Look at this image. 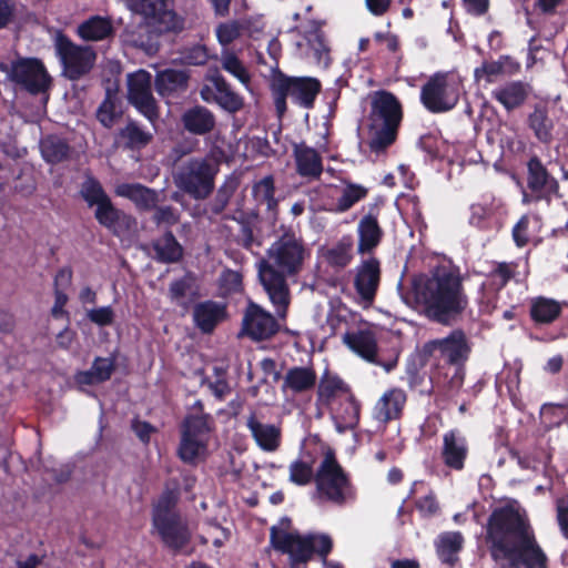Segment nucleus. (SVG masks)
Segmentation results:
<instances>
[{
	"mask_svg": "<svg viewBox=\"0 0 568 568\" xmlns=\"http://www.w3.org/2000/svg\"><path fill=\"white\" fill-rule=\"evenodd\" d=\"M485 542L499 568H546V555L528 518L506 505L495 508L486 524Z\"/></svg>",
	"mask_w": 568,
	"mask_h": 568,
	"instance_id": "f257e3e1",
	"label": "nucleus"
},
{
	"mask_svg": "<svg viewBox=\"0 0 568 568\" xmlns=\"http://www.w3.org/2000/svg\"><path fill=\"white\" fill-rule=\"evenodd\" d=\"M413 287L425 316L442 325L457 322L469 305L458 268L436 267L430 274L415 278Z\"/></svg>",
	"mask_w": 568,
	"mask_h": 568,
	"instance_id": "f03ea898",
	"label": "nucleus"
},
{
	"mask_svg": "<svg viewBox=\"0 0 568 568\" xmlns=\"http://www.w3.org/2000/svg\"><path fill=\"white\" fill-rule=\"evenodd\" d=\"M126 8L141 16L143 23L123 32L124 42L148 53L159 50V37L178 33L184 28V19L174 10L175 0H124Z\"/></svg>",
	"mask_w": 568,
	"mask_h": 568,
	"instance_id": "7ed1b4c3",
	"label": "nucleus"
},
{
	"mask_svg": "<svg viewBox=\"0 0 568 568\" xmlns=\"http://www.w3.org/2000/svg\"><path fill=\"white\" fill-rule=\"evenodd\" d=\"M403 119L402 102L393 92L383 89L373 92L367 115L371 151L382 153L392 146L398 138Z\"/></svg>",
	"mask_w": 568,
	"mask_h": 568,
	"instance_id": "20e7f679",
	"label": "nucleus"
},
{
	"mask_svg": "<svg viewBox=\"0 0 568 568\" xmlns=\"http://www.w3.org/2000/svg\"><path fill=\"white\" fill-rule=\"evenodd\" d=\"M276 115L282 119L287 113V100L294 105L311 110L322 91V83L314 77H294L277 70L270 82Z\"/></svg>",
	"mask_w": 568,
	"mask_h": 568,
	"instance_id": "39448f33",
	"label": "nucleus"
},
{
	"mask_svg": "<svg viewBox=\"0 0 568 568\" xmlns=\"http://www.w3.org/2000/svg\"><path fill=\"white\" fill-rule=\"evenodd\" d=\"M79 193L89 207H95L94 219L111 234L120 236L131 229L134 219L113 204L102 183L91 173L85 174Z\"/></svg>",
	"mask_w": 568,
	"mask_h": 568,
	"instance_id": "423d86ee",
	"label": "nucleus"
},
{
	"mask_svg": "<svg viewBox=\"0 0 568 568\" xmlns=\"http://www.w3.org/2000/svg\"><path fill=\"white\" fill-rule=\"evenodd\" d=\"M315 485L320 497L336 506H344L356 498L351 476L338 463L332 448L325 450L315 471Z\"/></svg>",
	"mask_w": 568,
	"mask_h": 568,
	"instance_id": "0eeeda50",
	"label": "nucleus"
},
{
	"mask_svg": "<svg viewBox=\"0 0 568 568\" xmlns=\"http://www.w3.org/2000/svg\"><path fill=\"white\" fill-rule=\"evenodd\" d=\"M217 170L206 159L192 158L183 162L174 174L176 187L191 199H207L215 186Z\"/></svg>",
	"mask_w": 568,
	"mask_h": 568,
	"instance_id": "6e6552de",
	"label": "nucleus"
},
{
	"mask_svg": "<svg viewBox=\"0 0 568 568\" xmlns=\"http://www.w3.org/2000/svg\"><path fill=\"white\" fill-rule=\"evenodd\" d=\"M460 84L447 72H436L423 84L420 102L434 114L452 111L459 101Z\"/></svg>",
	"mask_w": 568,
	"mask_h": 568,
	"instance_id": "1a4fd4ad",
	"label": "nucleus"
},
{
	"mask_svg": "<svg viewBox=\"0 0 568 568\" xmlns=\"http://www.w3.org/2000/svg\"><path fill=\"white\" fill-rule=\"evenodd\" d=\"M0 70L21 90L31 95L45 93L51 87V77L37 58H20L10 65L1 62Z\"/></svg>",
	"mask_w": 568,
	"mask_h": 568,
	"instance_id": "9d476101",
	"label": "nucleus"
},
{
	"mask_svg": "<svg viewBox=\"0 0 568 568\" xmlns=\"http://www.w3.org/2000/svg\"><path fill=\"white\" fill-rule=\"evenodd\" d=\"M55 51L62 75L70 81H78L89 74L97 60V53L91 47L78 45L63 33L57 36Z\"/></svg>",
	"mask_w": 568,
	"mask_h": 568,
	"instance_id": "9b49d317",
	"label": "nucleus"
},
{
	"mask_svg": "<svg viewBox=\"0 0 568 568\" xmlns=\"http://www.w3.org/2000/svg\"><path fill=\"white\" fill-rule=\"evenodd\" d=\"M281 231L278 239L267 250V255L286 274L296 275L303 267L307 248L302 236L292 227L282 226Z\"/></svg>",
	"mask_w": 568,
	"mask_h": 568,
	"instance_id": "f8f14e48",
	"label": "nucleus"
},
{
	"mask_svg": "<svg viewBox=\"0 0 568 568\" xmlns=\"http://www.w3.org/2000/svg\"><path fill=\"white\" fill-rule=\"evenodd\" d=\"M526 183L527 192L523 194L524 203L546 202L550 205L554 197H565L560 192L559 182L537 155H532L527 162Z\"/></svg>",
	"mask_w": 568,
	"mask_h": 568,
	"instance_id": "ddd939ff",
	"label": "nucleus"
},
{
	"mask_svg": "<svg viewBox=\"0 0 568 568\" xmlns=\"http://www.w3.org/2000/svg\"><path fill=\"white\" fill-rule=\"evenodd\" d=\"M423 349L450 366L466 364L471 353L466 333L460 328L453 329L446 337L428 341Z\"/></svg>",
	"mask_w": 568,
	"mask_h": 568,
	"instance_id": "4468645a",
	"label": "nucleus"
},
{
	"mask_svg": "<svg viewBox=\"0 0 568 568\" xmlns=\"http://www.w3.org/2000/svg\"><path fill=\"white\" fill-rule=\"evenodd\" d=\"M128 100L150 123L160 119V108L152 93L151 74L140 70L129 75Z\"/></svg>",
	"mask_w": 568,
	"mask_h": 568,
	"instance_id": "2eb2a0df",
	"label": "nucleus"
},
{
	"mask_svg": "<svg viewBox=\"0 0 568 568\" xmlns=\"http://www.w3.org/2000/svg\"><path fill=\"white\" fill-rule=\"evenodd\" d=\"M272 547L290 556V564H306L314 555V537L312 534L301 536L298 532H287L275 526L270 530Z\"/></svg>",
	"mask_w": 568,
	"mask_h": 568,
	"instance_id": "dca6fc26",
	"label": "nucleus"
},
{
	"mask_svg": "<svg viewBox=\"0 0 568 568\" xmlns=\"http://www.w3.org/2000/svg\"><path fill=\"white\" fill-rule=\"evenodd\" d=\"M382 281V263L374 255L363 258L354 270L353 287L361 304L371 306L375 302Z\"/></svg>",
	"mask_w": 568,
	"mask_h": 568,
	"instance_id": "f3484780",
	"label": "nucleus"
},
{
	"mask_svg": "<svg viewBox=\"0 0 568 568\" xmlns=\"http://www.w3.org/2000/svg\"><path fill=\"white\" fill-rule=\"evenodd\" d=\"M286 275L283 270L278 268L275 264H271L267 260H261L258 263L260 281L278 313H285L290 304V288Z\"/></svg>",
	"mask_w": 568,
	"mask_h": 568,
	"instance_id": "a211bd4d",
	"label": "nucleus"
},
{
	"mask_svg": "<svg viewBox=\"0 0 568 568\" xmlns=\"http://www.w3.org/2000/svg\"><path fill=\"white\" fill-rule=\"evenodd\" d=\"M530 274L528 258L525 261V268L519 270V261H490L488 271L485 273L486 282L483 287L498 294L510 282L521 284L527 281Z\"/></svg>",
	"mask_w": 568,
	"mask_h": 568,
	"instance_id": "6ab92c4d",
	"label": "nucleus"
},
{
	"mask_svg": "<svg viewBox=\"0 0 568 568\" xmlns=\"http://www.w3.org/2000/svg\"><path fill=\"white\" fill-rule=\"evenodd\" d=\"M280 329L276 318L258 304L250 301L242 320V333L260 342L273 337Z\"/></svg>",
	"mask_w": 568,
	"mask_h": 568,
	"instance_id": "aec40b11",
	"label": "nucleus"
},
{
	"mask_svg": "<svg viewBox=\"0 0 568 568\" xmlns=\"http://www.w3.org/2000/svg\"><path fill=\"white\" fill-rule=\"evenodd\" d=\"M152 526L164 547L174 554L180 552L191 540L189 527L180 515L152 517Z\"/></svg>",
	"mask_w": 568,
	"mask_h": 568,
	"instance_id": "412c9836",
	"label": "nucleus"
},
{
	"mask_svg": "<svg viewBox=\"0 0 568 568\" xmlns=\"http://www.w3.org/2000/svg\"><path fill=\"white\" fill-rule=\"evenodd\" d=\"M383 200H376L368 205V212L358 222L357 225V253L361 255H372L374 250L381 244L384 231L378 223V216Z\"/></svg>",
	"mask_w": 568,
	"mask_h": 568,
	"instance_id": "4be33fe9",
	"label": "nucleus"
},
{
	"mask_svg": "<svg viewBox=\"0 0 568 568\" xmlns=\"http://www.w3.org/2000/svg\"><path fill=\"white\" fill-rule=\"evenodd\" d=\"M469 211L468 223L476 229L487 231L501 224L505 206L500 199L487 193L481 195L478 202L473 203Z\"/></svg>",
	"mask_w": 568,
	"mask_h": 568,
	"instance_id": "5701e85b",
	"label": "nucleus"
},
{
	"mask_svg": "<svg viewBox=\"0 0 568 568\" xmlns=\"http://www.w3.org/2000/svg\"><path fill=\"white\" fill-rule=\"evenodd\" d=\"M205 81L214 89L212 101L222 110L235 114L244 108V98L231 88L217 67L207 69Z\"/></svg>",
	"mask_w": 568,
	"mask_h": 568,
	"instance_id": "b1692460",
	"label": "nucleus"
},
{
	"mask_svg": "<svg viewBox=\"0 0 568 568\" xmlns=\"http://www.w3.org/2000/svg\"><path fill=\"white\" fill-rule=\"evenodd\" d=\"M469 455V443L465 434L453 428L443 435L440 457L446 467L460 471L465 468Z\"/></svg>",
	"mask_w": 568,
	"mask_h": 568,
	"instance_id": "393cba45",
	"label": "nucleus"
},
{
	"mask_svg": "<svg viewBox=\"0 0 568 568\" xmlns=\"http://www.w3.org/2000/svg\"><path fill=\"white\" fill-rule=\"evenodd\" d=\"M343 343L355 354L367 361L368 363L384 366L387 372L392 371L396 363L383 364L377 357V339L371 329H357L346 332Z\"/></svg>",
	"mask_w": 568,
	"mask_h": 568,
	"instance_id": "a878e982",
	"label": "nucleus"
},
{
	"mask_svg": "<svg viewBox=\"0 0 568 568\" xmlns=\"http://www.w3.org/2000/svg\"><path fill=\"white\" fill-rule=\"evenodd\" d=\"M229 316L225 303L206 300L193 306V324L203 334H212Z\"/></svg>",
	"mask_w": 568,
	"mask_h": 568,
	"instance_id": "bb28decb",
	"label": "nucleus"
},
{
	"mask_svg": "<svg viewBox=\"0 0 568 568\" xmlns=\"http://www.w3.org/2000/svg\"><path fill=\"white\" fill-rule=\"evenodd\" d=\"M532 88L528 82L513 80L505 82L491 91V98L498 102L507 113L523 108L531 94Z\"/></svg>",
	"mask_w": 568,
	"mask_h": 568,
	"instance_id": "cd10ccee",
	"label": "nucleus"
},
{
	"mask_svg": "<svg viewBox=\"0 0 568 568\" xmlns=\"http://www.w3.org/2000/svg\"><path fill=\"white\" fill-rule=\"evenodd\" d=\"M406 402L407 395L402 388H389L376 402L373 408V417L383 425L398 420L403 416Z\"/></svg>",
	"mask_w": 568,
	"mask_h": 568,
	"instance_id": "c85d7f7f",
	"label": "nucleus"
},
{
	"mask_svg": "<svg viewBox=\"0 0 568 568\" xmlns=\"http://www.w3.org/2000/svg\"><path fill=\"white\" fill-rule=\"evenodd\" d=\"M184 131L192 135H206L216 126L214 113L206 106L195 104L183 111L180 118Z\"/></svg>",
	"mask_w": 568,
	"mask_h": 568,
	"instance_id": "c756f323",
	"label": "nucleus"
},
{
	"mask_svg": "<svg viewBox=\"0 0 568 568\" xmlns=\"http://www.w3.org/2000/svg\"><path fill=\"white\" fill-rule=\"evenodd\" d=\"M293 158L296 172L302 178L320 179L323 173V160L321 154L304 142L293 144Z\"/></svg>",
	"mask_w": 568,
	"mask_h": 568,
	"instance_id": "7c9ffc66",
	"label": "nucleus"
},
{
	"mask_svg": "<svg viewBox=\"0 0 568 568\" xmlns=\"http://www.w3.org/2000/svg\"><path fill=\"white\" fill-rule=\"evenodd\" d=\"M527 125L539 143L545 145L551 144L554 141L555 123L549 115V109L546 104H535L532 112L527 116Z\"/></svg>",
	"mask_w": 568,
	"mask_h": 568,
	"instance_id": "2f4dec72",
	"label": "nucleus"
},
{
	"mask_svg": "<svg viewBox=\"0 0 568 568\" xmlns=\"http://www.w3.org/2000/svg\"><path fill=\"white\" fill-rule=\"evenodd\" d=\"M115 192L133 202L140 211H152L159 202V193L141 183H122Z\"/></svg>",
	"mask_w": 568,
	"mask_h": 568,
	"instance_id": "473e14b6",
	"label": "nucleus"
},
{
	"mask_svg": "<svg viewBox=\"0 0 568 568\" xmlns=\"http://www.w3.org/2000/svg\"><path fill=\"white\" fill-rule=\"evenodd\" d=\"M122 113L119 89L116 85L108 84L104 99L97 109L95 118L102 126L111 129Z\"/></svg>",
	"mask_w": 568,
	"mask_h": 568,
	"instance_id": "72a5a7b5",
	"label": "nucleus"
},
{
	"mask_svg": "<svg viewBox=\"0 0 568 568\" xmlns=\"http://www.w3.org/2000/svg\"><path fill=\"white\" fill-rule=\"evenodd\" d=\"M256 444L265 452H274L281 443V432L271 424H263L252 414L246 423Z\"/></svg>",
	"mask_w": 568,
	"mask_h": 568,
	"instance_id": "f704fd0d",
	"label": "nucleus"
},
{
	"mask_svg": "<svg viewBox=\"0 0 568 568\" xmlns=\"http://www.w3.org/2000/svg\"><path fill=\"white\" fill-rule=\"evenodd\" d=\"M155 252V260L164 264L178 263L183 258L184 248L174 236L173 232L166 230L164 234L152 242Z\"/></svg>",
	"mask_w": 568,
	"mask_h": 568,
	"instance_id": "c9c22d12",
	"label": "nucleus"
},
{
	"mask_svg": "<svg viewBox=\"0 0 568 568\" xmlns=\"http://www.w3.org/2000/svg\"><path fill=\"white\" fill-rule=\"evenodd\" d=\"M317 375L314 368L305 366L291 367L283 381L282 388L290 389L294 394H302L313 389L316 385Z\"/></svg>",
	"mask_w": 568,
	"mask_h": 568,
	"instance_id": "e433bc0d",
	"label": "nucleus"
},
{
	"mask_svg": "<svg viewBox=\"0 0 568 568\" xmlns=\"http://www.w3.org/2000/svg\"><path fill=\"white\" fill-rule=\"evenodd\" d=\"M464 537L459 531H448L439 535L436 541V554L442 561L454 567L458 561V554L463 549Z\"/></svg>",
	"mask_w": 568,
	"mask_h": 568,
	"instance_id": "4c0bfd02",
	"label": "nucleus"
},
{
	"mask_svg": "<svg viewBox=\"0 0 568 568\" xmlns=\"http://www.w3.org/2000/svg\"><path fill=\"white\" fill-rule=\"evenodd\" d=\"M78 34L84 41H101L114 34L110 18L93 16L80 23Z\"/></svg>",
	"mask_w": 568,
	"mask_h": 568,
	"instance_id": "58836bf2",
	"label": "nucleus"
},
{
	"mask_svg": "<svg viewBox=\"0 0 568 568\" xmlns=\"http://www.w3.org/2000/svg\"><path fill=\"white\" fill-rule=\"evenodd\" d=\"M190 74L184 70L165 69L155 77V89L161 95L186 90Z\"/></svg>",
	"mask_w": 568,
	"mask_h": 568,
	"instance_id": "ea45409f",
	"label": "nucleus"
},
{
	"mask_svg": "<svg viewBox=\"0 0 568 568\" xmlns=\"http://www.w3.org/2000/svg\"><path fill=\"white\" fill-rule=\"evenodd\" d=\"M561 304L556 300L538 296L531 300L530 318L536 324H551L561 314Z\"/></svg>",
	"mask_w": 568,
	"mask_h": 568,
	"instance_id": "a19ab883",
	"label": "nucleus"
},
{
	"mask_svg": "<svg viewBox=\"0 0 568 568\" xmlns=\"http://www.w3.org/2000/svg\"><path fill=\"white\" fill-rule=\"evenodd\" d=\"M118 138L124 149L141 150L152 141L153 135L143 130L138 122L130 120L125 126L120 129Z\"/></svg>",
	"mask_w": 568,
	"mask_h": 568,
	"instance_id": "79ce46f5",
	"label": "nucleus"
},
{
	"mask_svg": "<svg viewBox=\"0 0 568 568\" xmlns=\"http://www.w3.org/2000/svg\"><path fill=\"white\" fill-rule=\"evenodd\" d=\"M40 150L43 160L53 165L68 160L71 153L69 143L57 135H48L42 139Z\"/></svg>",
	"mask_w": 568,
	"mask_h": 568,
	"instance_id": "37998d69",
	"label": "nucleus"
},
{
	"mask_svg": "<svg viewBox=\"0 0 568 568\" xmlns=\"http://www.w3.org/2000/svg\"><path fill=\"white\" fill-rule=\"evenodd\" d=\"M214 420L210 414L201 413L185 416L181 433L194 438L209 442L210 433L213 430Z\"/></svg>",
	"mask_w": 568,
	"mask_h": 568,
	"instance_id": "c03bdc74",
	"label": "nucleus"
},
{
	"mask_svg": "<svg viewBox=\"0 0 568 568\" xmlns=\"http://www.w3.org/2000/svg\"><path fill=\"white\" fill-rule=\"evenodd\" d=\"M325 262L335 268H345L353 260V241L344 236L335 245L323 253Z\"/></svg>",
	"mask_w": 568,
	"mask_h": 568,
	"instance_id": "a18cd8bd",
	"label": "nucleus"
},
{
	"mask_svg": "<svg viewBox=\"0 0 568 568\" xmlns=\"http://www.w3.org/2000/svg\"><path fill=\"white\" fill-rule=\"evenodd\" d=\"M206 440L194 438L181 433L178 456L183 463L190 465L196 464L197 458L206 452Z\"/></svg>",
	"mask_w": 568,
	"mask_h": 568,
	"instance_id": "49530a36",
	"label": "nucleus"
},
{
	"mask_svg": "<svg viewBox=\"0 0 568 568\" xmlns=\"http://www.w3.org/2000/svg\"><path fill=\"white\" fill-rule=\"evenodd\" d=\"M252 195L257 203L273 210L277 205L274 176L270 174L255 182L252 186Z\"/></svg>",
	"mask_w": 568,
	"mask_h": 568,
	"instance_id": "de8ad7c7",
	"label": "nucleus"
},
{
	"mask_svg": "<svg viewBox=\"0 0 568 568\" xmlns=\"http://www.w3.org/2000/svg\"><path fill=\"white\" fill-rule=\"evenodd\" d=\"M220 61L224 71L236 78L242 84L246 87L250 84L251 74L233 51L223 50Z\"/></svg>",
	"mask_w": 568,
	"mask_h": 568,
	"instance_id": "09e8293b",
	"label": "nucleus"
},
{
	"mask_svg": "<svg viewBox=\"0 0 568 568\" xmlns=\"http://www.w3.org/2000/svg\"><path fill=\"white\" fill-rule=\"evenodd\" d=\"M195 285V276L192 272H186L182 277L170 283L169 297L172 302L186 307L187 303L183 300L193 291Z\"/></svg>",
	"mask_w": 568,
	"mask_h": 568,
	"instance_id": "8fccbe9b",
	"label": "nucleus"
},
{
	"mask_svg": "<svg viewBox=\"0 0 568 568\" xmlns=\"http://www.w3.org/2000/svg\"><path fill=\"white\" fill-rule=\"evenodd\" d=\"M348 392V386L337 376H324L317 387L318 399L329 404L338 393Z\"/></svg>",
	"mask_w": 568,
	"mask_h": 568,
	"instance_id": "3c124183",
	"label": "nucleus"
},
{
	"mask_svg": "<svg viewBox=\"0 0 568 568\" xmlns=\"http://www.w3.org/2000/svg\"><path fill=\"white\" fill-rule=\"evenodd\" d=\"M179 500V487L178 484L173 488H169L166 486L165 490L162 493V495L159 498L158 504L153 508L152 517H159V516H175L180 515L178 511L174 510V507Z\"/></svg>",
	"mask_w": 568,
	"mask_h": 568,
	"instance_id": "603ef678",
	"label": "nucleus"
},
{
	"mask_svg": "<svg viewBox=\"0 0 568 568\" xmlns=\"http://www.w3.org/2000/svg\"><path fill=\"white\" fill-rule=\"evenodd\" d=\"M368 190L363 185L347 183L343 189L342 195L337 200V211L345 212L354 206L358 201L366 197Z\"/></svg>",
	"mask_w": 568,
	"mask_h": 568,
	"instance_id": "864d4df0",
	"label": "nucleus"
},
{
	"mask_svg": "<svg viewBox=\"0 0 568 568\" xmlns=\"http://www.w3.org/2000/svg\"><path fill=\"white\" fill-rule=\"evenodd\" d=\"M290 480L297 486H306L315 481V473L312 462L296 459L290 465Z\"/></svg>",
	"mask_w": 568,
	"mask_h": 568,
	"instance_id": "5fc2aeb1",
	"label": "nucleus"
},
{
	"mask_svg": "<svg viewBox=\"0 0 568 568\" xmlns=\"http://www.w3.org/2000/svg\"><path fill=\"white\" fill-rule=\"evenodd\" d=\"M213 55L210 54V51L204 44H193L190 47H185L181 51V62L185 65H194L200 67L207 63Z\"/></svg>",
	"mask_w": 568,
	"mask_h": 568,
	"instance_id": "6e6d98bb",
	"label": "nucleus"
},
{
	"mask_svg": "<svg viewBox=\"0 0 568 568\" xmlns=\"http://www.w3.org/2000/svg\"><path fill=\"white\" fill-rule=\"evenodd\" d=\"M236 183L233 181L224 182L216 191L214 199L210 203V211L214 215L221 214L230 203L236 191Z\"/></svg>",
	"mask_w": 568,
	"mask_h": 568,
	"instance_id": "4d7b16f0",
	"label": "nucleus"
},
{
	"mask_svg": "<svg viewBox=\"0 0 568 568\" xmlns=\"http://www.w3.org/2000/svg\"><path fill=\"white\" fill-rule=\"evenodd\" d=\"M152 221L159 227H171L180 222V212L172 205L159 206L158 204H155V207L152 209Z\"/></svg>",
	"mask_w": 568,
	"mask_h": 568,
	"instance_id": "13d9d810",
	"label": "nucleus"
},
{
	"mask_svg": "<svg viewBox=\"0 0 568 568\" xmlns=\"http://www.w3.org/2000/svg\"><path fill=\"white\" fill-rule=\"evenodd\" d=\"M306 40L314 52V57L321 62L324 55H328L329 48L326 42L325 33L318 23H314V29L310 32Z\"/></svg>",
	"mask_w": 568,
	"mask_h": 568,
	"instance_id": "bf43d9fd",
	"label": "nucleus"
},
{
	"mask_svg": "<svg viewBox=\"0 0 568 568\" xmlns=\"http://www.w3.org/2000/svg\"><path fill=\"white\" fill-rule=\"evenodd\" d=\"M500 58L497 61H484L483 64L475 69L474 78L476 81L484 79L486 82L491 83L498 77L504 74Z\"/></svg>",
	"mask_w": 568,
	"mask_h": 568,
	"instance_id": "052dcab7",
	"label": "nucleus"
},
{
	"mask_svg": "<svg viewBox=\"0 0 568 568\" xmlns=\"http://www.w3.org/2000/svg\"><path fill=\"white\" fill-rule=\"evenodd\" d=\"M91 368L93 369L95 377H99L98 379L104 383L109 381L112 374L115 372V357L97 356L92 363Z\"/></svg>",
	"mask_w": 568,
	"mask_h": 568,
	"instance_id": "680f3d73",
	"label": "nucleus"
},
{
	"mask_svg": "<svg viewBox=\"0 0 568 568\" xmlns=\"http://www.w3.org/2000/svg\"><path fill=\"white\" fill-rule=\"evenodd\" d=\"M529 224V216L523 215L511 230L513 240L519 248L525 247L530 241Z\"/></svg>",
	"mask_w": 568,
	"mask_h": 568,
	"instance_id": "e2e57ef3",
	"label": "nucleus"
},
{
	"mask_svg": "<svg viewBox=\"0 0 568 568\" xmlns=\"http://www.w3.org/2000/svg\"><path fill=\"white\" fill-rule=\"evenodd\" d=\"M241 36V28L237 22L221 23L216 28L219 42L226 47Z\"/></svg>",
	"mask_w": 568,
	"mask_h": 568,
	"instance_id": "0e129e2a",
	"label": "nucleus"
},
{
	"mask_svg": "<svg viewBox=\"0 0 568 568\" xmlns=\"http://www.w3.org/2000/svg\"><path fill=\"white\" fill-rule=\"evenodd\" d=\"M88 318L98 326H110L114 322V311L111 306L92 308L87 313Z\"/></svg>",
	"mask_w": 568,
	"mask_h": 568,
	"instance_id": "69168bd1",
	"label": "nucleus"
},
{
	"mask_svg": "<svg viewBox=\"0 0 568 568\" xmlns=\"http://www.w3.org/2000/svg\"><path fill=\"white\" fill-rule=\"evenodd\" d=\"M214 373L217 378L214 382H209V388L217 399L222 400L230 394L231 387L224 377L225 371L223 368L214 367Z\"/></svg>",
	"mask_w": 568,
	"mask_h": 568,
	"instance_id": "338daca9",
	"label": "nucleus"
},
{
	"mask_svg": "<svg viewBox=\"0 0 568 568\" xmlns=\"http://www.w3.org/2000/svg\"><path fill=\"white\" fill-rule=\"evenodd\" d=\"M557 523L565 538L568 539V496L556 503Z\"/></svg>",
	"mask_w": 568,
	"mask_h": 568,
	"instance_id": "774afa93",
	"label": "nucleus"
}]
</instances>
